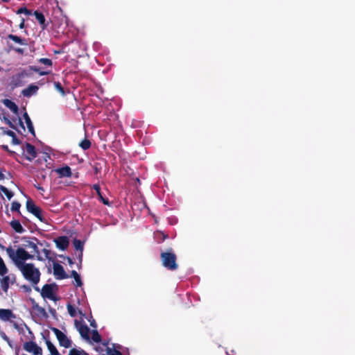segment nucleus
Wrapping results in <instances>:
<instances>
[{
	"instance_id": "obj_47",
	"label": "nucleus",
	"mask_w": 355,
	"mask_h": 355,
	"mask_svg": "<svg viewBox=\"0 0 355 355\" xmlns=\"http://www.w3.org/2000/svg\"><path fill=\"white\" fill-rule=\"evenodd\" d=\"M6 124L8 125V126L12 129H16V127L15 126V125L10 121H8V122L6 123Z\"/></svg>"
},
{
	"instance_id": "obj_29",
	"label": "nucleus",
	"mask_w": 355,
	"mask_h": 355,
	"mask_svg": "<svg viewBox=\"0 0 355 355\" xmlns=\"http://www.w3.org/2000/svg\"><path fill=\"white\" fill-rule=\"evenodd\" d=\"M73 243L77 250L83 251L84 243L82 241L75 239Z\"/></svg>"
},
{
	"instance_id": "obj_52",
	"label": "nucleus",
	"mask_w": 355,
	"mask_h": 355,
	"mask_svg": "<svg viewBox=\"0 0 355 355\" xmlns=\"http://www.w3.org/2000/svg\"><path fill=\"white\" fill-rule=\"evenodd\" d=\"M67 261H68V263H69V265L71 266L72 264H73V262L72 259L70 257H67Z\"/></svg>"
},
{
	"instance_id": "obj_55",
	"label": "nucleus",
	"mask_w": 355,
	"mask_h": 355,
	"mask_svg": "<svg viewBox=\"0 0 355 355\" xmlns=\"http://www.w3.org/2000/svg\"><path fill=\"white\" fill-rule=\"evenodd\" d=\"M2 338H3V340H5L6 341V340H8V337L5 334V333H3V336H2Z\"/></svg>"
},
{
	"instance_id": "obj_42",
	"label": "nucleus",
	"mask_w": 355,
	"mask_h": 355,
	"mask_svg": "<svg viewBox=\"0 0 355 355\" xmlns=\"http://www.w3.org/2000/svg\"><path fill=\"white\" fill-rule=\"evenodd\" d=\"M106 352H107V354L110 355V354H113L114 353V352H116V349L107 347Z\"/></svg>"
},
{
	"instance_id": "obj_23",
	"label": "nucleus",
	"mask_w": 355,
	"mask_h": 355,
	"mask_svg": "<svg viewBox=\"0 0 355 355\" xmlns=\"http://www.w3.org/2000/svg\"><path fill=\"white\" fill-rule=\"evenodd\" d=\"M24 119L26 121V123L27 125V128L28 129V131L33 135H35V130H34V127H33V123L31 121V118L29 117L28 114L27 112H24Z\"/></svg>"
},
{
	"instance_id": "obj_54",
	"label": "nucleus",
	"mask_w": 355,
	"mask_h": 355,
	"mask_svg": "<svg viewBox=\"0 0 355 355\" xmlns=\"http://www.w3.org/2000/svg\"><path fill=\"white\" fill-rule=\"evenodd\" d=\"M5 178L4 174L0 171V180H2Z\"/></svg>"
},
{
	"instance_id": "obj_15",
	"label": "nucleus",
	"mask_w": 355,
	"mask_h": 355,
	"mask_svg": "<svg viewBox=\"0 0 355 355\" xmlns=\"http://www.w3.org/2000/svg\"><path fill=\"white\" fill-rule=\"evenodd\" d=\"M16 316L10 309H0V319L3 321L15 318Z\"/></svg>"
},
{
	"instance_id": "obj_41",
	"label": "nucleus",
	"mask_w": 355,
	"mask_h": 355,
	"mask_svg": "<svg viewBox=\"0 0 355 355\" xmlns=\"http://www.w3.org/2000/svg\"><path fill=\"white\" fill-rule=\"evenodd\" d=\"M1 148H2L4 150L7 151V152L10 155H12L15 154V153L14 151H12V150H10L8 148V146L7 145H3V146H1Z\"/></svg>"
},
{
	"instance_id": "obj_19",
	"label": "nucleus",
	"mask_w": 355,
	"mask_h": 355,
	"mask_svg": "<svg viewBox=\"0 0 355 355\" xmlns=\"http://www.w3.org/2000/svg\"><path fill=\"white\" fill-rule=\"evenodd\" d=\"M7 38L9 40H11L15 43L19 44L20 45H22V46L28 45V40L27 39L22 38L16 35L9 34V35H8Z\"/></svg>"
},
{
	"instance_id": "obj_5",
	"label": "nucleus",
	"mask_w": 355,
	"mask_h": 355,
	"mask_svg": "<svg viewBox=\"0 0 355 355\" xmlns=\"http://www.w3.org/2000/svg\"><path fill=\"white\" fill-rule=\"evenodd\" d=\"M22 241L24 242V247L30 249L31 253L35 254L37 255V260H44L43 258L40 255V251L37 248L38 244L42 245V243H40L36 237H23Z\"/></svg>"
},
{
	"instance_id": "obj_21",
	"label": "nucleus",
	"mask_w": 355,
	"mask_h": 355,
	"mask_svg": "<svg viewBox=\"0 0 355 355\" xmlns=\"http://www.w3.org/2000/svg\"><path fill=\"white\" fill-rule=\"evenodd\" d=\"M80 336L85 340H89V328L87 324H81L78 328Z\"/></svg>"
},
{
	"instance_id": "obj_17",
	"label": "nucleus",
	"mask_w": 355,
	"mask_h": 355,
	"mask_svg": "<svg viewBox=\"0 0 355 355\" xmlns=\"http://www.w3.org/2000/svg\"><path fill=\"white\" fill-rule=\"evenodd\" d=\"M92 189L96 191V194L98 196V200L102 202L104 205L110 206V202L109 200L106 198H104L101 191L100 186L97 184H95L92 186Z\"/></svg>"
},
{
	"instance_id": "obj_30",
	"label": "nucleus",
	"mask_w": 355,
	"mask_h": 355,
	"mask_svg": "<svg viewBox=\"0 0 355 355\" xmlns=\"http://www.w3.org/2000/svg\"><path fill=\"white\" fill-rule=\"evenodd\" d=\"M8 272V268L3 260L0 257V275L3 276Z\"/></svg>"
},
{
	"instance_id": "obj_34",
	"label": "nucleus",
	"mask_w": 355,
	"mask_h": 355,
	"mask_svg": "<svg viewBox=\"0 0 355 355\" xmlns=\"http://www.w3.org/2000/svg\"><path fill=\"white\" fill-rule=\"evenodd\" d=\"M54 87L62 96L65 95V92L60 82H54Z\"/></svg>"
},
{
	"instance_id": "obj_51",
	"label": "nucleus",
	"mask_w": 355,
	"mask_h": 355,
	"mask_svg": "<svg viewBox=\"0 0 355 355\" xmlns=\"http://www.w3.org/2000/svg\"><path fill=\"white\" fill-rule=\"evenodd\" d=\"M114 353L113 354H110V355H123L121 354V352L119 350H116V352H114Z\"/></svg>"
},
{
	"instance_id": "obj_7",
	"label": "nucleus",
	"mask_w": 355,
	"mask_h": 355,
	"mask_svg": "<svg viewBox=\"0 0 355 355\" xmlns=\"http://www.w3.org/2000/svg\"><path fill=\"white\" fill-rule=\"evenodd\" d=\"M52 331L55 334L59 345L64 348H69L71 346V340L60 329L52 327Z\"/></svg>"
},
{
	"instance_id": "obj_60",
	"label": "nucleus",
	"mask_w": 355,
	"mask_h": 355,
	"mask_svg": "<svg viewBox=\"0 0 355 355\" xmlns=\"http://www.w3.org/2000/svg\"><path fill=\"white\" fill-rule=\"evenodd\" d=\"M75 324L76 327L79 324V322L77 320H75Z\"/></svg>"
},
{
	"instance_id": "obj_61",
	"label": "nucleus",
	"mask_w": 355,
	"mask_h": 355,
	"mask_svg": "<svg viewBox=\"0 0 355 355\" xmlns=\"http://www.w3.org/2000/svg\"><path fill=\"white\" fill-rule=\"evenodd\" d=\"M37 189H39V190H43V188L41 187H37Z\"/></svg>"
},
{
	"instance_id": "obj_43",
	"label": "nucleus",
	"mask_w": 355,
	"mask_h": 355,
	"mask_svg": "<svg viewBox=\"0 0 355 355\" xmlns=\"http://www.w3.org/2000/svg\"><path fill=\"white\" fill-rule=\"evenodd\" d=\"M89 323H90V326H91L92 327H93V328H96V327H97V324H96V321H95V320H94V319H93V318H92V319L89 320Z\"/></svg>"
},
{
	"instance_id": "obj_22",
	"label": "nucleus",
	"mask_w": 355,
	"mask_h": 355,
	"mask_svg": "<svg viewBox=\"0 0 355 355\" xmlns=\"http://www.w3.org/2000/svg\"><path fill=\"white\" fill-rule=\"evenodd\" d=\"M10 225L17 233H22L25 231L18 220H12L10 223Z\"/></svg>"
},
{
	"instance_id": "obj_4",
	"label": "nucleus",
	"mask_w": 355,
	"mask_h": 355,
	"mask_svg": "<svg viewBox=\"0 0 355 355\" xmlns=\"http://www.w3.org/2000/svg\"><path fill=\"white\" fill-rule=\"evenodd\" d=\"M6 252L9 257L14 261L15 264L19 268L21 266V264H26L25 262V257L26 256V251L22 248H19L15 252L11 248L9 247L6 249Z\"/></svg>"
},
{
	"instance_id": "obj_46",
	"label": "nucleus",
	"mask_w": 355,
	"mask_h": 355,
	"mask_svg": "<svg viewBox=\"0 0 355 355\" xmlns=\"http://www.w3.org/2000/svg\"><path fill=\"white\" fill-rule=\"evenodd\" d=\"M20 29H23L25 27V19L24 18L21 19V23L19 25Z\"/></svg>"
},
{
	"instance_id": "obj_32",
	"label": "nucleus",
	"mask_w": 355,
	"mask_h": 355,
	"mask_svg": "<svg viewBox=\"0 0 355 355\" xmlns=\"http://www.w3.org/2000/svg\"><path fill=\"white\" fill-rule=\"evenodd\" d=\"M16 13L17 15H19V14H25L28 16L29 15H31L33 13H32V11L31 10H28V8H26V7H21L19 8Z\"/></svg>"
},
{
	"instance_id": "obj_39",
	"label": "nucleus",
	"mask_w": 355,
	"mask_h": 355,
	"mask_svg": "<svg viewBox=\"0 0 355 355\" xmlns=\"http://www.w3.org/2000/svg\"><path fill=\"white\" fill-rule=\"evenodd\" d=\"M12 142L13 144L19 145L21 144L20 140L16 137V135L15 134L13 137H12Z\"/></svg>"
},
{
	"instance_id": "obj_44",
	"label": "nucleus",
	"mask_w": 355,
	"mask_h": 355,
	"mask_svg": "<svg viewBox=\"0 0 355 355\" xmlns=\"http://www.w3.org/2000/svg\"><path fill=\"white\" fill-rule=\"evenodd\" d=\"M77 257L78 259L80 264H81L83 261V251H79Z\"/></svg>"
},
{
	"instance_id": "obj_16",
	"label": "nucleus",
	"mask_w": 355,
	"mask_h": 355,
	"mask_svg": "<svg viewBox=\"0 0 355 355\" xmlns=\"http://www.w3.org/2000/svg\"><path fill=\"white\" fill-rule=\"evenodd\" d=\"M55 172L58 174L60 178H69L71 176V169L69 166H66L64 167L58 168L55 169Z\"/></svg>"
},
{
	"instance_id": "obj_56",
	"label": "nucleus",
	"mask_w": 355,
	"mask_h": 355,
	"mask_svg": "<svg viewBox=\"0 0 355 355\" xmlns=\"http://www.w3.org/2000/svg\"><path fill=\"white\" fill-rule=\"evenodd\" d=\"M167 238H168V235L162 233V241H164Z\"/></svg>"
},
{
	"instance_id": "obj_25",
	"label": "nucleus",
	"mask_w": 355,
	"mask_h": 355,
	"mask_svg": "<svg viewBox=\"0 0 355 355\" xmlns=\"http://www.w3.org/2000/svg\"><path fill=\"white\" fill-rule=\"evenodd\" d=\"M71 276L74 278L76 281V286L77 287H80L83 285L80 277L76 270H72L71 272Z\"/></svg>"
},
{
	"instance_id": "obj_36",
	"label": "nucleus",
	"mask_w": 355,
	"mask_h": 355,
	"mask_svg": "<svg viewBox=\"0 0 355 355\" xmlns=\"http://www.w3.org/2000/svg\"><path fill=\"white\" fill-rule=\"evenodd\" d=\"M38 62L47 66H52L53 64L51 60L49 58H40L38 60Z\"/></svg>"
},
{
	"instance_id": "obj_9",
	"label": "nucleus",
	"mask_w": 355,
	"mask_h": 355,
	"mask_svg": "<svg viewBox=\"0 0 355 355\" xmlns=\"http://www.w3.org/2000/svg\"><path fill=\"white\" fill-rule=\"evenodd\" d=\"M41 295L44 298H48L49 300L55 301L57 300L56 297L53 294V288L51 284H44L41 291Z\"/></svg>"
},
{
	"instance_id": "obj_24",
	"label": "nucleus",
	"mask_w": 355,
	"mask_h": 355,
	"mask_svg": "<svg viewBox=\"0 0 355 355\" xmlns=\"http://www.w3.org/2000/svg\"><path fill=\"white\" fill-rule=\"evenodd\" d=\"M33 309L36 312L37 315L42 316V317H44V318H46L48 316V315L46 313V311L44 309V308L39 306L38 304L35 303L33 305Z\"/></svg>"
},
{
	"instance_id": "obj_28",
	"label": "nucleus",
	"mask_w": 355,
	"mask_h": 355,
	"mask_svg": "<svg viewBox=\"0 0 355 355\" xmlns=\"http://www.w3.org/2000/svg\"><path fill=\"white\" fill-rule=\"evenodd\" d=\"M69 355H89L85 350L72 348L69 352Z\"/></svg>"
},
{
	"instance_id": "obj_14",
	"label": "nucleus",
	"mask_w": 355,
	"mask_h": 355,
	"mask_svg": "<svg viewBox=\"0 0 355 355\" xmlns=\"http://www.w3.org/2000/svg\"><path fill=\"white\" fill-rule=\"evenodd\" d=\"M33 15L39 22L41 28L42 30H45L47 28L49 24L46 22V19L44 14L39 10H35L33 12Z\"/></svg>"
},
{
	"instance_id": "obj_18",
	"label": "nucleus",
	"mask_w": 355,
	"mask_h": 355,
	"mask_svg": "<svg viewBox=\"0 0 355 355\" xmlns=\"http://www.w3.org/2000/svg\"><path fill=\"white\" fill-rule=\"evenodd\" d=\"M3 104L8 107L9 110H10L14 114H18L19 112V107L18 106L12 101L10 99L5 98L2 100Z\"/></svg>"
},
{
	"instance_id": "obj_38",
	"label": "nucleus",
	"mask_w": 355,
	"mask_h": 355,
	"mask_svg": "<svg viewBox=\"0 0 355 355\" xmlns=\"http://www.w3.org/2000/svg\"><path fill=\"white\" fill-rule=\"evenodd\" d=\"M1 130H3V133L10 137H13V135L15 134L13 131L7 130L4 128H1Z\"/></svg>"
},
{
	"instance_id": "obj_10",
	"label": "nucleus",
	"mask_w": 355,
	"mask_h": 355,
	"mask_svg": "<svg viewBox=\"0 0 355 355\" xmlns=\"http://www.w3.org/2000/svg\"><path fill=\"white\" fill-rule=\"evenodd\" d=\"M54 243L58 248L62 250L67 249L69 245V238L66 236H58L54 239Z\"/></svg>"
},
{
	"instance_id": "obj_20",
	"label": "nucleus",
	"mask_w": 355,
	"mask_h": 355,
	"mask_svg": "<svg viewBox=\"0 0 355 355\" xmlns=\"http://www.w3.org/2000/svg\"><path fill=\"white\" fill-rule=\"evenodd\" d=\"M10 283H11L10 275H3V277L0 279L1 288L5 293L8 292Z\"/></svg>"
},
{
	"instance_id": "obj_8",
	"label": "nucleus",
	"mask_w": 355,
	"mask_h": 355,
	"mask_svg": "<svg viewBox=\"0 0 355 355\" xmlns=\"http://www.w3.org/2000/svg\"><path fill=\"white\" fill-rule=\"evenodd\" d=\"M23 348L26 352L33 354V355H42V349L34 341L25 342Z\"/></svg>"
},
{
	"instance_id": "obj_57",
	"label": "nucleus",
	"mask_w": 355,
	"mask_h": 355,
	"mask_svg": "<svg viewBox=\"0 0 355 355\" xmlns=\"http://www.w3.org/2000/svg\"><path fill=\"white\" fill-rule=\"evenodd\" d=\"M15 281V276L12 275V278L10 277L11 284H13Z\"/></svg>"
},
{
	"instance_id": "obj_40",
	"label": "nucleus",
	"mask_w": 355,
	"mask_h": 355,
	"mask_svg": "<svg viewBox=\"0 0 355 355\" xmlns=\"http://www.w3.org/2000/svg\"><path fill=\"white\" fill-rule=\"evenodd\" d=\"M42 252L44 253L46 259H47L49 260L51 259V257H50V256H49L50 253H51L49 250H47V249L44 248V249L42 250Z\"/></svg>"
},
{
	"instance_id": "obj_37",
	"label": "nucleus",
	"mask_w": 355,
	"mask_h": 355,
	"mask_svg": "<svg viewBox=\"0 0 355 355\" xmlns=\"http://www.w3.org/2000/svg\"><path fill=\"white\" fill-rule=\"evenodd\" d=\"M8 46H9V48L10 49L13 50L15 52H16L19 54L23 55L24 53V50L21 48H15L12 45L9 44L8 43Z\"/></svg>"
},
{
	"instance_id": "obj_6",
	"label": "nucleus",
	"mask_w": 355,
	"mask_h": 355,
	"mask_svg": "<svg viewBox=\"0 0 355 355\" xmlns=\"http://www.w3.org/2000/svg\"><path fill=\"white\" fill-rule=\"evenodd\" d=\"M26 207L28 212L33 214L36 218H37L41 222H45L46 220L42 215V209L35 205V202L31 199H28L26 202Z\"/></svg>"
},
{
	"instance_id": "obj_12",
	"label": "nucleus",
	"mask_w": 355,
	"mask_h": 355,
	"mask_svg": "<svg viewBox=\"0 0 355 355\" xmlns=\"http://www.w3.org/2000/svg\"><path fill=\"white\" fill-rule=\"evenodd\" d=\"M25 150L26 152V159L28 161H32L37 157V154L35 147L31 144L26 143L25 145Z\"/></svg>"
},
{
	"instance_id": "obj_58",
	"label": "nucleus",
	"mask_w": 355,
	"mask_h": 355,
	"mask_svg": "<svg viewBox=\"0 0 355 355\" xmlns=\"http://www.w3.org/2000/svg\"><path fill=\"white\" fill-rule=\"evenodd\" d=\"M94 169H95V173H98V168H97V166H96V165H95V168H94Z\"/></svg>"
},
{
	"instance_id": "obj_2",
	"label": "nucleus",
	"mask_w": 355,
	"mask_h": 355,
	"mask_svg": "<svg viewBox=\"0 0 355 355\" xmlns=\"http://www.w3.org/2000/svg\"><path fill=\"white\" fill-rule=\"evenodd\" d=\"M160 259L162 264L165 268L171 271L176 270L178 268L177 256L172 248H168L166 251L162 252Z\"/></svg>"
},
{
	"instance_id": "obj_59",
	"label": "nucleus",
	"mask_w": 355,
	"mask_h": 355,
	"mask_svg": "<svg viewBox=\"0 0 355 355\" xmlns=\"http://www.w3.org/2000/svg\"><path fill=\"white\" fill-rule=\"evenodd\" d=\"M3 120H4V121H5V123H6L8 122V121H10V119H8V118H6V117H4V118H3Z\"/></svg>"
},
{
	"instance_id": "obj_45",
	"label": "nucleus",
	"mask_w": 355,
	"mask_h": 355,
	"mask_svg": "<svg viewBox=\"0 0 355 355\" xmlns=\"http://www.w3.org/2000/svg\"><path fill=\"white\" fill-rule=\"evenodd\" d=\"M33 258H34L33 254H31L28 252H26V256L25 257V261L28 259H33Z\"/></svg>"
},
{
	"instance_id": "obj_26",
	"label": "nucleus",
	"mask_w": 355,
	"mask_h": 355,
	"mask_svg": "<svg viewBox=\"0 0 355 355\" xmlns=\"http://www.w3.org/2000/svg\"><path fill=\"white\" fill-rule=\"evenodd\" d=\"M91 145H92V143L91 141L87 139V138H85L83 140H82L80 143H79V146L84 150H88L91 147Z\"/></svg>"
},
{
	"instance_id": "obj_35",
	"label": "nucleus",
	"mask_w": 355,
	"mask_h": 355,
	"mask_svg": "<svg viewBox=\"0 0 355 355\" xmlns=\"http://www.w3.org/2000/svg\"><path fill=\"white\" fill-rule=\"evenodd\" d=\"M20 207H21V204L19 202L14 201L11 204V211H12L19 212Z\"/></svg>"
},
{
	"instance_id": "obj_48",
	"label": "nucleus",
	"mask_w": 355,
	"mask_h": 355,
	"mask_svg": "<svg viewBox=\"0 0 355 355\" xmlns=\"http://www.w3.org/2000/svg\"><path fill=\"white\" fill-rule=\"evenodd\" d=\"M6 124L8 125V126L12 129H16V127L15 126V125L10 121H8V122L6 123Z\"/></svg>"
},
{
	"instance_id": "obj_27",
	"label": "nucleus",
	"mask_w": 355,
	"mask_h": 355,
	"mask_svg": "<svg viewBox=\"0 0 355 355\" xmlns=\"http://www.w3.org/2000/svg\"><path fill=\"white\" fill-rule=\"evenodd\" d=\"M1 192L6 195V196L8 198V200H10L12 198V196H14L13 192L8 190L6 187H4L3 185H0V193Z\"/></svg>"
},
{
	"instance_id": "obj_33",
	"label": "nucleus",
	"mask_w": 355,
	"mask_h": 355,
	"mask_svg": "<svg viewBox=\"0 0 355 355\" xmlns=\"http://www.w3.org/2000/svg\"><path fill=\"white\" fill-rule=\"evenodd\" d=\"M67 311H68V313L70 315V316L75 317L76 315V308L73 305L68 304L67 306Z\"/></svg>"
},
{
	"instance_id": "obj_63",
	"label": "nucleus",
	"mask_w": 355,
	"mask_h": 355,
	"mask_svg": "<svg viewBox=\"0 0 355 355\" xmlns=\"http://www.w3.org/2000/svg\"><path fill=\"white\" fill-rule=\"evenodd\" d=\"M6 341H7V343L9 344V345H10V339H9V338H8V340H6Z\"/></svg>"
},
{
	"instance_id": "obj_3",
	"label": "nucleus",
	"mask_w": 355,
	"mask_h": 355,
	"mask_svg": "<svg viewBox=\"0 0 355 355\" xmlns=\"http://www.w3.org/2000/svg\"><path fill=\"white\" fill-rule=\"evenodd\" d=\"M32 71L38 73L40 76L48 75L50 73L49 71H41L40 69L36 66H30L29 69H23L13 77L15 85L17 87L22 85L24 80L32 75Z\"/></svg>"
},
{
	"instance_id": "obj_11",
	"label": "nucleus",
	"mask_w": 355,
	"mask_h": 355,
	"mask_svg": "<svg viewBox=\"0 0 355 355\" xmlns=\"http://www.w3.org/2000/svg\"><path fill=\"white\" fill-rule=\"evenodd\" d=\"M53 273L57 279H64L69 277V275L65 272L64 268L58 263L53 264Z\"/></svg>"
},
{
	"instance_id": "obj_49",
	"label": "nucleus",
	"mask_w": 355,
	"mask_h": 355,
	"mask_svg": "<svg viewBox=\"0 0 355 355\" xmlns=\"http://www.w3.org/2000/svg\"><path fill=\"white\" fill-rule=\"evenodd\" d=\"M26 291H31V287L29 286H27V285H24L22 286V287Z\"/></svg>"
},
{
	"instance_id": "obj_31",
	"label": "nucleus",
	"mask_w": 355,
	"mask_h": 355,
	"mask_svg": "<svg viewBox=\"0 0 355 355\" xmlns=\"http://www.w3.org/2000/svg\"><path fill=\"white\" fill-rule=\"evenodd\" d=\"M92 339L95 343H100L101 341V336L97 330L94 329L92 331Z\"/></svg>"
},
{
	"instance_id": "obj_62",
	"label": "nucleus",
	"mask_w": 355,
	"mask_h": 355,
	"mask_svg": "<svg viewBox=\"0 0 355 355\" xmlns=\"http://www.w3.org/2000/svg\"><path fill=\"white\" fill-rule=\"evenodd\" d=\"M6 341H7V343L9 344V345H10V339H9V338H8V340H6Z\"/></svg>"
},
{
	"instance_id": "obj_1",
	"label": "nucleus",
	"mask_w": 355,
	"mask_h": 355,
	"mask_svg": "<svg viewBox=\"0 0 355 355\" xmlns=\"http://www.w3.org/2000/svg\"><path fill=\"white\" fill-rule=\"evenodd\" d=\"M21 265V266L18 269L21 272L23 277L34 286L35 291H40V288L36 286L40 280V270L32 263Z\"/></svg>"
},
{
	"instance_id": "obj_13",
	"label": "nucleus",
	"mask_w": 355,
	"mask_h": 355,
	"mask_svg": "<svg viewBox=\"0 0 355 355\" xmlns=\"http://www.w3.org/2000/svg\"><path fill=\"white\" fill-rule=\"evenodd\" d=\"M39 87L33 84L28 85L26 88L21 91V94L26 98H30L33 95H35L38 92Z\"/></svg>"
},
{
	"instance_id": "obj_53",
	"label": "nucleus",
	"mask_w": 355,
	"mask_h": 355,
	"mask_svg": "<svg viewBox=\"0 0 355 355\" xmlns=\"http://www.w3.org/2000/svg\"><path fill=\"white\" fill-rule=\"evenodd\" d=\"M13 327H14V328H15V329H17V330H19V325H18V324H17V323L14 322V323H13Z\"/></svg>"
},
{
	"instance_id": "obj_64",
	"label": "nucleus",
	"mask_w": 355,
	"mask_h": 355,
	"mask_svg": "<svg viewBox=\"0 0 355 355\" xmlns=\"http://www.w3.org/2000/svg\"><path fill=\"white\" fill-rule=\"evenodd\" d=\"M103 345H104V346H107V343H103Z\"/></svg>"
},
{
	"instance_id": "obj_50",
	"label": "nucleus",
	"mask_w": 355,
	"mask_h": 355,
	"mask_svg": "<svg viewBox=\"0 0 355 355\" xmlns=\"http://www.w3.org/2000/svg\"><path fill=\"white\" fill-rule=\"evenodd\" d=\"M19 123L20 126H21L24 130H25V128H24V123H23L22 121H21V119L20 118L19 119Z\"/></svg>"
}]
</instances>
